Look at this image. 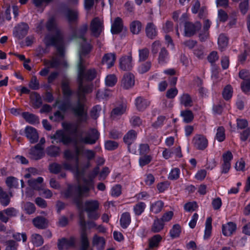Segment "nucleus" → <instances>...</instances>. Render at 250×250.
<instances>
[{"label":"nucleus","instance_id":"nucleus-20","mask_svg":"<svg viewBox=\"0 0 250 250\" xmlns=\"http://www.w3.org/2000/svg\"><path fill=\"white\" fill-rule=\"evenodd\" d=\"M145 32L146 37L151 40L154 39L158 35L157 27L151 22L146 24Z\"/></svg>","mask_w":250,"mask_h":250},{"label":"nucleus","instance_id":"nucleus-33","mask_svg":"<svg viewBox=\"0 0 250 250\" xmlns=\"http://www.w3.org/2000/svg\"><path fill=\"white\" fill-rule=\"evenodd\" d=\"M22 117L26 122L30 124H36L39 123V118L33 114L29 112H23L22 113Z\"/></svg>","mask_w":250,"mask_h":250},{"label":"nucleus","instance_id":"nucleus-24","mask_svg":"<svg viewBox=\"0 0 250 250\" xmlns=\"http://www.w3.org/2000/svg\"><path fill=\"white\" fill-rule=\"evenodd\" d=\"M143 28L142 22L138 20H134L129 24V30L133 35H138Z\"/></svg>","mask_w":250,"mask_h":250},{"label":"nucleus","instance_id":"nucleus-39","mask_svg":"<svg viewBox=\"0 0 250 250\" xmlns=\"http://www.w3.org/2000/svg\"><path fill=\"white\" fill-rule=\"evenodd\" d=\"M116 58L115 53H107L103 56L101 62H115Z\"/></svg>","mask_w":250,"mask_h":250},{"label":"nucleus","instance_id":"nucleus-63","mask_svg":"<svg viewBox=\"0 0 250 250\" xmlns=\"http://www.w3.org/2000/svg\"><path fill=\"white\" fill-rule=\"evenodd\" d=\"M18 244L13 240H8L6 242L5 250H17Z\"/></svg>","mask_w":250,"mask_h":250},{"label":"nucleus","instance_id":"nucleus-18","mask_svg":"<svg viewBox=\"0 0 250 250\" xmlns=\"http://www.w3.org/2000/svg\"><path fill=\"white\" fill-rule=\"evenodd\" d=\"M26 137L32 144L35 143L39 140V135L37 130L32 126H27L25 129Z\"/></svg>","mask_w":250,"mask_h":250},{"label":"nucleus","instance_id":"nucleus-34","mask_svg":"<svg viewBox=\"0 0 250 250\" xmlns=\"http://www.w3.org/2000/svg\"><path fill=\"white\" fill-rule=\"evenodd\" d=\"M126 110V106L125 104H122L114 108L111 113L112 118L114 119L123 114Z\"/></svg>","mask_w":250,"mask_h":250},{"label":"nucleus","instance_id":"nucleus-48","mask_svg":"<svg viewBox=\"0 0 250 250\" xmlns=\"http://www.w3.org/2000/svg\"><path fill=\"white\" fill-rule=\"evenodd\" d=\"M239 8L241 13L245 15L248 12L249 8V0H243L239 4Z\"/></svg>","mask_w":250,"mask_h":250},{"label":"nucleus","instance_id":"nucleus-6","mask_svg":"<svg viewBox=\"0 0 250 250\" xmlns=\"http://www.w3.org/2000/svg\"><path fill=\"white\" fill-rule=\"evenodd\" d=\"M83 67L80 66L78 78V88L77 91L78 96L77 100H80L81 102L84 103V95L92 91V87L90 85L83 83Z\"/></svg>","mask_w":250,"mask_h":250},{"label":"nucleus","instance_id":"nucleus-44","mask_svg":"<svg viewBox=\"0 0 250 250\" xmlns=\"http://www.w3.org/2000/svg\"><path fill=\"white\" fill-rule=\"evenodd\" d=\"M211 217H208L206 222V228L205 230V235H204V238L205 239L208 238L211 232V229H212V226H211Z\"/></svg>","mask_w":250,"mask_h":250},{"label":"nucleus","instance_id":"nucleus-43","mask_svg":"<svg viewBox=\"0 0 250 250\" xmlns=\"http://www.w3.org/2000/svg\"><path fill=\"white\" fill-rule=\"evenodd\" d=\"M117 82V78L115 74L108 75L105 79V84L108 86H113Z\"/></svg>","mask_w":250,"mask_h":250},{"label":"nucleus","instance_id":"nucleus-4","mask_svg":"<svg viewBox=\"0 0 250 250\" xmlns=\"http://www.w3.org/2000/svg\"><path fill=\"white\" fill-rule=\"evenodd\" d=\"M66 132L62 130H58L53 135L50 136L53 144L62 143L63 144H68L72 141L70 135H75L77 132V128L70 124L67 125L65 127Z\"/></svg>","mask_w":250,"mask_h":250},{"label":"nucleus","instance_id":"nucleus-51","mask_svg":"<svg viewBox=\"0 0 250 250\" xmlns=\"http://www.w3.org/2000/svg\"><path fill=\"white\" fill-rule=\"evenodd\" d=\"M92 49V46L89 43H85L82 44L81 46V54L82 55L85 56L90 53Z\"/></svg>","mask_w":250,"mask_h":250},{"label":"nucleus","instance_id":"nucleus-46","mask_svg":"<svg viewBox=\"0 0 250 250\" xmlns=\"http://www.w3.org/2000/svg\"><path fill=\"white\" fill-rule=\"evenodd\" d=\"M6 185L10 188H17L18 186V179L13 176L8 177L5 181Z\"/></svg>","mask_w":250,"mask_h":250},{"label":"nucleus","instance_id":"nucleus-37","mask_svg":"<svg viewBox=\"0 0 250 250\" xmlns=\"http://www.w3.org/2000/svg\"><path fill=\"white\" fill-rule=\"evenodd\" d=\"M180 101L181 104L186 107L191 106L192 100L190 95L187 93H184L180 98Z\"/></svg>","mask_w":250,"mask_h":250},{"label":"nucleus","instance_id":"nucleus-26","mask_svg":"<svg viewBox=\"0 0 250 250\" xmlns=\"http://www.w3.org/2000/svg\"><path fill=\"white\" fill-rule=\"evenodd\" d=\"M236 226L235 224L229 222L222 226V233L225 236L231 235L236 230Z\"/></svg>","mask_w":250,"mask_h":250},{"label":"nucleus","instance_id":"nucleus-9","mask_svg":"<svg viewBox=\"0 0 250 250\" xmlns=\"http://www.w3.org/2000/svg\"><path fill=\"white\" fill-rule=\"evenodd\" d=\"M202 27V24L200 21L186 22L184 25V36L191 37L194 36L197 32L200 31Z\"/></svg>","mask_w":250,"mask_h":250},{"label":"nucleus","instance_id":"nucleus-21","mask_svg":"<svg viewBox=\"0 0 250 250\" xmlns=\"http://www.w3.org/2000/svg\"><path fill=\"white\" fill-rule=\"evenodd\" d=\"M30 155L31 158L34 160L40 159L44 156L43 148L40 144H37L30 149Z\"/></svg>","mask_w":250,"mask_h":250},{"label":"nucleus","instance_id":"nucleus-8","mask_svg":"<svg viewBox=\"0 0 250 250\" xmlns=\"http://www.w3.org/2000/svg\"><path fill=\"white\" fill-rule=\"evenodd\" d=\"M99 135V133L96 129H91L86 133L85 137H81L78 139L75 140L74 142L75 145H78L80 143L92 145L98 140Z\"/></svg>","mask_w":250,"mask_h":250},{"label":"nucleus","instance_id":"nucleus-25","mask_svg":"<svg viewBox=\"0 0 250 250\" xmlns=\"http://www.w3.org/2000/svg\"><path fill=\"white\" fill-rule=\"evenodd\" d=\"M162 240V236L159 234H156L148 239V248L146 250H152L157 248Z\"/></svg>","mask_w":250,"mask_h":250},{"label":"nucleus","instance_id":"nucleus-10","mask_svg":"<svg viewBox=\"0 0 250 250\" xmlns=\"http://www.w3.org/2000/svg\"><path fill=\"white\" fill-rule=\"evenodd\" d=\"M80 225L83 229V232L81 233L80 250H88L89 247V242L85 232L86 223L84 216L82 213L80 214Z\"/></svg>","mask_w":250,"mask_h":250},{"label":"nucleus","instance_id":"nucleus-45","mask_svg":"<svg viewBox=\"0 0 250 250\" xmlns=\"http://www.w3.org/2000/svg\"><path fill=\"white\" fill-rule=\"evenodd\" d=\"M225 129L223 126H220L217 129L215 139L219 142H223L226 138Z\"/></svg>","mask_w":250,"mask_h":250},{"label":"nucleus","instance_id":"nucleus-64","mask_svg":"<svg viewBox=\"0 0 250 250\" xmlns=\"http://www.w3.org/2000/svg\"><path fill=\"white\" fill-rule=\"evenodd\" d=\"M241 89L245 93H247L250 91V80L247 79L244 81L241 84Z\"/></svg>","mask_w":250,"mask_h":250},{"label":"nucleus","instance_id":"nucleus-31","mask_svg":"<svg viewBox=\"0 0 250 250\" xmlns=\"http://www.w3.org/2000/svg\"><path fill=\"white\" fill-rule=\"evenodd\" d=\"M164 223L158 218H156L151 226V231L153 233H157L161 231L164 228Z\"/></svg>","mask_w":250,"mask_h":250},{"label":"nucleus","instance_id":"nucleus-17","mask_svg":"<svg viewBox=\"0 0 250 250\" xmlns=\"http://www.w3.org/2000/svg\"><path fill=\"white\" fill-rule=\"evenodd\" d=\"M135 84L134 75L130 73L124 74L122 80V85L125 89H128L132 87Z\"/></svg>","mask_w":250,"mask_h":250},{"label":"nucleus","instance_id":"nucleus-1","mask_svg":"<svg viewBox=\"0 0 250 250\" xmlns=\"http://www.w3.org/2000/svg\"><path fill=\"white\" fill-rule=\"evenodd\" d=\"M47 30L55 31L54 34H47L44 38L43 42L46 47L53 46L57 50L58 58L52 61H45L43 62H67L66 60L61 62L59 59H63L65 56V46L64 37L62 32L58 28L54 17L49 18L45 24Z\"/></svg>","mask_w":250,"mask_h":250},{"label":"nucleus","instance_id":"nucleus-3","mask_svg":"<svg viewBox=\"0 0 250 250\" xmlns=\"http://www.w3.org/2000/svg\"><path fill=\"white\" fill-rule=\"evenodd\" d=\"M58 106L62 111L70 109L74 115L77 118L79 123L85 122L87 119V110L85 104L81 102L80 100L70 103L69 101H64L57 100L53 106Z\"/></svg>","mask_w":250,"mask_h":250},{"label":"nucleus","instance_id":"nucleus-16","mask_svg":"<svg viewBox=\"0 0 250 250\" xmlns=\"http://www.w3.org/2000/svg\"><path fill=\"white\" fill-rule=\"evenodd\" d=\"M124 28V22L122 19L119 17L115 18L111 26V33L113 35H118L121 33Z\"/></svg>","mask_w":250,"mask_h":250},{"label":"nucleus","instance_id":"nucleus-27","mask_svg":"<svg viewBox=\"0 0 250 250\" xmlns=\"http://www.w3.org/2000/svg\"><path fill=\"white\" fill-rule=\"evenodd\" d=\"M32 222L34 226L39 229H44L47 227V222L42 216H38L34 218Z\"/></svg>","mask_w":250,"mask_h":250},{"label":"nucleus","instance_id":"nucleus-30","mask_svg":"<svg viewBox=\"0 0 250 250\" xmlns=\"http://www.w3.org/2000/svg\"><path fill=\"white\" fill-rule=\"evenodd\" d=\"M30 98L34 108H38L42 105V97L37 92H32L31 94Z\"/></svg>","mask_w":250,"mask_h":250},{"label":"nucleus","instance_id":"nucleus-12","mask_svg":"<svg viewBox=\"0 0 250 250\" xmlns=\"http://www.w3.org/2000/svg\"><path fill=\"white\" fill-rule=\"evenodd\" d=\"M71 29L73 38L81 39L84 42L86 41L85 35L88 30L87 23H83L79 27H72Z\"/></svg>","mask_w":250,"mask_h":250},{"label":"nucleus","instance_id":"nucleus-13","mask_svg":"<svg viewBox=\"0 0 250 250\" xmlns=\"http://www.w3.org/2000/svg\"><path fill=\"white\" fill-rule=\"evenodd\" d=\"M29 27L26 22H21L13 29V35L19 40L23 39L27 34Z\"/></svg>","mask_w":250,"mask_h":250},{"label":"nucleus","instance_id":"nucleus-29","mask_svg":"<svg viewBox=\"0 0 250 250\" xmlns=\"http://www.w3.org/2000/svg\"><path fill=\"white\" fill-rule=\"evenodd\" d=\"M137 137V132L134 130H129L127 134L124 136V142L127 144L128 148L129 150V146L135 140Z\"/></svg>","mask_w":250,"mask_h":250},{"label":"nucleus","instance_id":"nucleus-42","mask_svg":"<svg viewBox=\"0 0 250 250\" xmlns=\"http://www.w3.org/2000/svg\"><path fill=\"white\" fill-rule=\"evenodd\" d=\"M168 58L169 53L165 47L162 48L159 54L158 62H166L168 60Z\"/></svg>","mask_w":250,"mask_h":250},{"label":"nucleus","instance_id":"nucleus-40","mask_svg":"<svg viewBox=\"0 0 250 250\" xmlns=\"http://www.w3.org/2000/svg\"><path fill=\"white\" fill-rule=\"evenodd\" d=\"M164 207V203L161 201H157L151 204L150 210L155 214L160 212Z\"/></svg>","mask_w":250,"mask_h":250},{"label":"nucleus","instance_id":"nucleus-14","mask_svg":"<svg viewBox=\"0 0 250 250\" xmlns=\"http://www.w3.org/2000/svg\"><path fill=\"white\" fill-rule=\"evenodd\" d=\"M192 143L197 149L203 150L208 145V140L206 137L201 134H196L193 138Z\"/></svg>","mask_w":250,"mask_h":250},{"label":"nucleus","instance_id":"nucleus-54","mask_svg":"<svg viewBox=\"0 0 250 250\" xmlns=\"http://www.w3.org/2000/svg\"><path fill=\"white\" fill-rule=\"evenodd\" d=\"M23 209L28 214L33 213L36 210V208L34 204L31 202H27L24 204Z\"/></svg>","mask_w":250,"mask_h":250},{"label":"nucleus","instance_id":"nucleus-5","mask_svg":"<svg viewBox=\"0 0 250 250\" xmlns=\"http://www.w3.org/2000/svg\"><path fill=\"white\" fill-rule=\"evenodd\" d=\"M58 11L62 14L69 24H76L79 20V12L77 9H72L64 2L60 3L58 6Z\"/></svg>","mask_w":250,"mask_h":250},{"label":"nucleus","instance_id":"nucleus-55","mask_svg":"<svg viewBox=\"0 0 250 250\" xmlns=\"http://www.w3.org/2000/svg\"><path fill=\"white\" fill-rule=\"evenodd\" d=\"M10 202V198L6 192H3L0 196V202L4 207L9 205Z\"/></svg>","mask_w":250,"mask_h":250},{"label":"nucleus","instance_id":"nucleus-61","mask_svg":"<svg viewBox=\"0 0 250 250\" xmlns=\"http://www.w3.org/2000/svg\"><path fill=\"white\" fill-rule=\"evenodd\" d=\"M163 30L166 33H168L173 30V23L171 21H167L163 26Z\"/></svg>","mask_w":250,"mask_h":250},{"label":"nucleus","instance_id":"nucleus-59","mask_svg":"<svg viewBox=\"0 0 250 250\" xmlns=\"http://www.w3.org/2000/svg\"><path fill=\"white\" fill-rule=\"evenodd\" d=\"M118 146L117 142L113 141H107L105 143V148L108 150H113Z\"/></svg>","mask_w":250,"mask_h":250},{"label":"nucleus","instance_id":"nucleus-22","mask_svg":"<svg viewBox=\"0 0 250 250\" xmlns=\"http://www.w3.org/2000/svg\"><path fill=\"white\" fill-rule=\"evenodd\" d=\"M81 66L83 67V80H86L88 81L93 80L96 76L97 72L95 69H89L85 70L83 63H78L77 66V71L79 73V67Z\"/></svg>","mask_w":250,"mask_h":250},{"label":"nucleus","instance_id":"nucleus-56","mask_svg":"<svg viewBox=\"0 0 250 250\" xmlns=\"http://www.w3.org/2000/svg\"><path fill=\"white\" fill-rule=\"evenodd\" d=\"M180 232V226L178 224H176L173 226L172 229L170 231V234L171 237L176 238L179 236Z\"/></svg>","mask_w":250,"mask_h":250},{"label":"nucleus","instance_id":"nucleus-53","mask_svg":"<svg viewBox=\"0 0 250 250\" xmlns=\"http://www.w3.org/2000/svg\"><path fill=\"white\" fill-rule=\"evenodd\" d=\"M149 51L147 48H144L139 50L140 61H145L148 58Z\"/></svg>","mask_w":250,"mask_h":250},{"label":"nucleus","instance_id":"nucleus-62","mask_svg":"<svg viewBox=\"0 0 250 250\" xmlns=\"http://www.w3.org/2000/svg\"><path fill=\"white\" fill-rule=\"evenodd\" d=\"M180 169L178 168L172 169L169 173L168 178L170 180H176L179 177Z\"/></svg>","mask_w":250,"mask_h":250},{"label":"nucleus","instance_id":"nucleus-7","mask_svg":"<svg viewBox=\"0 0 250 250\" xmlns=\"http://www.w3.org/2000/svg\"><path fill=\"white\" fill-rule=\"evenodd\" d=\"M99 207V203L96 200H87L84 204V209L89 219L96 220L99 217L100 215L96 212Z\"/></svg>","mask_w":250,"mask_h":250},{"label":"nucleus","instance_id":"nucleus-50","mask_svg":"<svg viewBox=\"0 0 250 250\" xmlns=\"http://www.w3.org/2000/svg\"><path fill=\"white\" fill-rule=\"evenodd\" d=\"M31 239L33 244L37 247L41 246L43 243L42 236L38 234H33L32 235Z\"/></svg>","mask_w":250,"mask_h":250},{"label":"nucleus","instance_id":"nucleus-32","mask_svg":"<svg viewBox=\"0 0 250 250\" xmlns=\"http://www.w3.org/2000/svg\"><path fill=\"white\" fill-rule=\"evenodd\" d=\"M136 106L139 111L145 110L149 104V102L146 100L139 97L135 100Z\"/></svg>","mask_w":250,"mask_h":250},{"label":"nucleus","instance_id":"nucleus-15","mask_svg":"<svg viewBox=\"0 0 250 250\" xmlns=\"http://www.w3.org/2000/svg\"><path fill=\"white\" fill-rule=\"evenodd\" d=\"M103 28V23L98 17L93 18L91 21L90 29L94 36L99 37L101 35Z\"/></svg>","mask_w":250,"mask_h":250},{"label":"nucleus","instance_id":"nucleus-52","mask_svg":"<svg viewBox=\"0 0 250 250\" xmlns=\"http://www.w3.org/2000/svg\"><path fill=\"white\" fill-rule=\"evenodd\" d=\"M62 169V165L56 163H53L52 164H50L49 165V169L50 171V172L54 173V174H58L59 173Z\"/></svg>","mask_w":250,"mask_h":250},{"label":"nucleus","instance_id":"nucleus-60","mask_svg":"<svg viewBox=\"0 0 250 250\" xmlns=\"http://www.w3.org/2000/svg\"><path fill=\"white\" fill-rule=\"evenodd\" d=\"M59 148L58 147L51 146L47 149V154L51 157H55L57 156L59 154Z\"/></svg>","mask_w":250,"mask_h":250},{"label":"nucleus","instance_id":"nucleus-23","mask_svg":"<svg viewBox=\"0 0 250 250\" xmlns=\"http://www.w3.org/2000/svg\"><path fill=\"white\" fill-rule=\"evenodd\" d=\"M62 167H63L66 170H72L75 174L78 180L81 178V177L83 175L84 172L83 170H81L80 169L79 164H78V171L77 172V170H75V163L74 165H72L68 161H65L62 163Z\"/></svg>","mask_w":250,"mask_h":250},{"label":"nucleus","instance_id":"nucleus-49","mask_svg":"<svg viewBox=\"0 0 250 250\" xmlns=\"http://www.w3.org/2000/svg\"><path fill=\"white\" fill-rule=\"evenodd\" d=\"M181 115L183 117L184 121L187 123L190 122L193 119V115L191 111L189 110L181 111Z\"/></svg>","mask_w":250,"mask_h":250},{"label":"nucleus","instance_id":"nucleus-11","mask_svg":"<svg viewBox=\"0 0 250 250\" xmlns=\"http://www.w3.org/2000/svg\"><path fill=\"white\" fill-rule=\"evenodd\" d=\"M75 147L74 151L66 150L64 152V158L67 161L74 160L75 161V169L78 171V164H79V155L81 153L82 150L81 148L77 146Z\"/></svg>","mask_w":250,"mask_h":250},{"label":"nucleus","instance_id":"nucleus-57","mask_svg":"<svg viewBox=\"0 0 250 250\" xmlns=\"http://www.w3.org/2000/svg\"><path fill=\"white\" fill-rule=\"evenodd\" d=\"M152 158L150 155H145L141 156L139 159V165L141 167H143L149 164L151 161Z\"/></svg>","mask_w":250,"mask_h":250},{"label":"nucleus","instance_id":"nucleus-35","mask_svg":"<svg viewBox=\"0 0 250 250\" xmlns=\"http://www.w3.org/2000/svg\"><path fill=\"white\" fill-rule=\"evenodd\" d=\"M120 225L122 228L126 229L131 222V217L128 212L123 213L120 218Z\"/></svg>","mask_w":250,"mask_h":250},{"label":"nucleus","instance_id":"nucleus-19","mask_svg":"<svg viewBox=\"0 0 250 250\" xmlns=\"http://www.w3.org/2000/svg\"><path fill=\"white\" fill-rule=\"evenodd\" d=\"M75 239L71 237L69 239L62 238L59 240L58 247L59 250H67L74 246Z\"/></svg>","mask_w":250,"mask_h":250},{"label":"nucleus","instance_id":"nucleus-2","mask_svg":"<svg viewBox=\"0 0 250 250\" xmlns=\"http://www.w3.org/2000/svg\"><path fill=\"white\" fill-rule=\"evenodd\" d=\"M83 184H68L67 188L61 191L63 198L72 200L78 207L82 204V198L89 196V191L94 189V183L91 178L83 179Z\"/></svg>","mask_w":250,"mask_h":250},{"label":"nucleus","instance_id":"nucleus-41","mask_svg":"<svg viewBox=\"0 0 250 250\" xmlns=\"http://www.w3.org/2000/svg\"><path fill=\"white\" fill-rule=\"evenodd\" d=\"M62 88L63 94L64 96L69 97L72 95L73 92L69 87V83L67 81H63L62 82Z\"/></svg>","mask_w":250,"mask_h":250},{"label":"nucleus","instance_id":"nucleus-58","mask_svg":"<svg viewBox=\"0 0 250 250\" xmlns=\"http://www.w3.org/2000/svg\"><path fill=\"white\" fill-rule=\"evenodd\" d=\"M145 207V203L143 202L139 203L134 207L135 213L137 215H140L144 211Z\"/></svg>","mask_w":250,"mask_h":250},{"label":"nucleus","instance_id":"nucleus-47","mask_svg":"<svg viewBox=\"0 0 250 250\" xmlns=\"http://www.w3.org/2000/svg\"><path fill=\"white\" fill-rule=\"evenodd\" d=\"M232 92L233 90L230 84L226 85L222 93L223 98L226 100H229L232 96Z\"/></svg>","mask_w":250,"mask_h":250},{"label":"nucleus","instance_id":"nucleus-28","mask_svg":"<svg viewBox=\"0 0 250 250\" xmlns=\"http://www.w3.org/2000/svg\"><path fill=\"white\" fill-rule=\"evenodd\" d=\"M93 245L95 246L98 250H103L105 247V240L102 237L95 235L93 238Z\"/></svg>","mask_w":250,"mask_h":250},{"label":"nucleus","instance_id":"nucleus-38","mask_svg":"<svg viewBox=\"0 0 250 250\" xmlns=\"http://www.w3.org/2000/svg\"><path fill=\"white\" fill-rule=\"evenodd\" d=\"M204 49V47L202 45L196 46L193 49L194 55L199 59H203L206 55Z\"/></svg>","mask_w":250,"mask_h":250},{"label":"nucleus","instance_id":"nucleus-36","mask_svg":"<svg viewBox=\"0 0 250 250\" xmlns=\"http://www.w3.org/2000/svg\"><path fill=\"white\" fill-rule=\"evenodd\" d=\"M228 38L224 34H220L218 39V44L220 50L223 51L228 44Z\"/></svg>","mask_w":250,"mask_h":250}]
</instances>
